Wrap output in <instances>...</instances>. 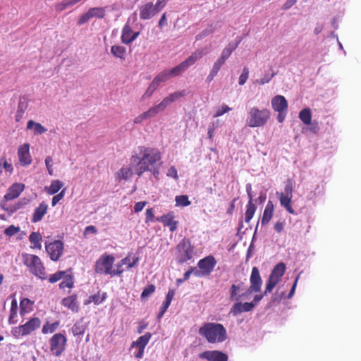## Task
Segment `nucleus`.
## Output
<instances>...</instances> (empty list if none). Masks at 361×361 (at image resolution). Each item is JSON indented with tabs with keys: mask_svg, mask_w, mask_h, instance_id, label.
<instances>
[{
	"mask_svg": "<svg viewBox=\"0 0 361 361\" xmlns=\"http://www.w3.org/2000/svg\"><path fill=\"white\" fill-rule=\"evenodd\" d=\"M249 77V68L247 67H244L242 71V73L240 74L238 80V83L240 85H243L247 78Z\"/></svg>",
	"mask_w": 361,
	"mask_h": 361,
	"instance_id": "5fc2aeb1",
	"label": "nucleus"
},
{
	"mask_svg": "<svg viewBox=\"0 0 361 361\" xmlns=\"http://www.w3.org/2000/svg\"><path fill=\"white\" fill-rule=\"evenodd\" d=\"M59 326V322H56L53 324H49L48 322H47L45 324H44L42 329V332L44 334L54 333L57 329Z\"/></svg>",
	"mask_w": 361,
	"mask_h": 361,
	"instance_id": "c03bdc74",
	"label": "nucleus"
},
{
	"mask_svg": "<svg viewBox=\"0 0 361 361\" xmlns=\"http://www.w3.org/2000/svg\"><path fill=\"white\" fill-rule=\"evenodd\" d=\"M62 305L74 312H78L79 310L76 295H72L63 298L62 300Z\"/></svg>",
	"mask_w": 361,
	"mask_h": 361,
	"instance_id": "cd10ccee",
	"label": "nucleus"
},
{
	"mask_svg": "<svg viewBox=\"0 0 361 361\" xmlns=\"http://www.w3.org/2000/svg\"><path fill=\"white\" fill-rule=\"evenodd\" d=\"M299 118L305 125L310 124L312 120V114L310 109L306 108L300 111L299 114Z\"/></svg>",
	"mask_w": 361,
	"mask_h": 361,
	"instance_id": "58836bf2",
	"label": "nucleus"
},
{
	"mask_svg": "<svg viewBox=\"0 0 361 361\" xmlns=\"http://www.w3.org/2000/svg\"><path fill=\"white\" fill-rule=\"evenodd\" d=\"M111 53L116 58L124 59L126 54V49L121 45H114L111 48Z\"/></svg>",
	"mask_w": 361,
	"mask_h": 361,
	"instance_id": "c9c22d12",
	"label": "nucleus"
},
{
	"mask_svg": "<svg viewBox=\"0 0 361 361\" xmlns=\"http://www.w3.org/2000/svg\"><path fill=\"white\" fill-rule=\"evenodd\" d=\"M285 222L281 221H276L274 225V230L278 233H280L284 228Z\"/></svg>",
	"mask_w": 361,
	"mask_h": 361,
	"instance_id": "774afa93",
	"label": "nucleus"
},
{
	"mask_svg": "<svg viewBox=\"0 0 361 361\" xmlns=\"http://www.w3.org/2000/svg\"><path fill=\"white\" fill-rule=\"evenodd\" d=\"M106 10L104 7H93L82 14L77 21V25L80 26L87 23L93 18L102 19L105 17Z\"/></svg>",
	"mask_w": 361,
	"mask_h": 361,
	"instance_id": "f8f14e48",
	"label": "nucleus"
},
{
	"mask_svg": "<svg viewBox=\"0 0 361 361\" xmlns=\"http://www.w3.org/2000/svg\"><path fill=\"white\" fill-rule=\"evenodd\" d=\"M18 157L20 164L22 166L30 165L32 162V157L30 153V145L25 143L18 150Z\"/></svg>",
	"mask_w": 361,
	"mask_h": 361,
	"instance_id": "f3484780",
	"label": "nucleus"
},
{
	"mask_svg": "<svg viewBox=\"0 0 361 361\" xmlns=\"http://www.w3.org/2000/svg\"><path fill=\"white\" fill-rule=\"evenodd\" d=\"M40 325V319L38 317H32L24 324L13 328L11 333L15 338H19L30 334L39 328Z\"/></svg>",
	"mask_w": 361,
	"mask_h": 361,
	"instance_id": "0eeeda50",
	"label": "nucleus"
},
{
	"mask_svg": "<svg viewBox=\"0 0 361 361\" xmlns=\"http://www.w3.org/2000/svg\"><path fill=\"white\" fill-rule=\"evenodd\" d=\"M86 325L83 323L82 320H80L73 326L72 333L75 336H82L85 334L86 330Z\"/></svg>",
	"mask_w": 361,
	"mask_h": 361,
	"instance_id": "72a5a7b5",
	"label": "nucleus"
},
{
	"mask_svg": "<svg viewBox=\"0 0 361 361\" xmlns=\"http://www.w3.org/2000/svg\"><path fill=\"white\" fill-rule=\"evenodd\" d=\"M197 61L192 57V55H190L189 57H188L184 61H183V63L185 65V68L188 69L191 66L194 65Z\"/></svg>",
	"mask_w": 361,
	"mask_h": 361,
	"instance_id": "338daca9",
	"label": "nucleus"
},
{
	"mask_svg": "<svg viewBox=\"0 0 361 361\" xmlns=\"http://www.w3.org/2000/svg\"><path fill=\"white\" fill-rule=\"evenodd\" d=\"M213 32L214 29L212 27H208L196 36V40H201L203 38L206 37L207 36L209 35L210 34L213 33Z\"/></svg>",
	"mask_w": 361,
	"mask_h": 361,
	"instance_id": "bf43d9fd",
	"label": "nucleus"
},
{
	"mask_svg": "<svg viewBox=\"0 0 361 361\" xmlns=\"http://www.w3.org/2000/svg\"><path fill=\"white\" fill-rule=\"evenodd\" d=\"M23 262L32 274L42 280L47 279L45 267L38 256L32 254H23Z\"/></svg>",
	"mask_w": 361,
	"mask_h": 361,
	"instance_id": "39448f33",
	"label": "nucleus"
},
{
	"mask_svg": "<svg viewBox=\"0 0 361 361\" xmlns=\"http://www.w3.org/2000/svg\"><path fill=\"white\" fill-rule=\"evenodd\" d=\"M135 173L134 169L129 164V166L121 167L116 173V180H128L131 178L133 173Z\"/></svg>",
	"mask_w": 361,
	"mask_h": 361,
	"instance_id": "a878e982",
	"label": "nucleus"
},
{
	"mask_svg": "<svg viewBox=\"0 0 361 361\" xmlns=\"http://www.w3.org/2000/svg\"><path fill=\"white\" fill-rule=\"evenodd\" d=\"M279 196L280 204L290 214H294L295 211L291 205L292 196H287L283 195H278Z\"/></svg>",
	"mask_w": 361,
	"mask_h": 361,
	"instance_id": "2f4dec72",
	"label": "nucleus"
},
{
	"mask_svg": "<svg viewBox=\"0 0 361 361\" xmlns=\"http://www.w3.org/2000/svg\"><path fill=\"white\" fill-rule=\"evenodd\" d=\"M74 284L73 278L71 275H68L66 276L64 280L61 281L59 284V288L61 289H63L65 288H73Z\"/></svg>",
	"mask_w": 361,
	"mask_h": 361,
	"instance_id": "de8ad7c7",
	"label": "nucleus"
},
{
	"mask_svg": "<svg viewBox=\"0 0 361 361\" xmlns=\"http://www.w3.org/2000/svg\"><path fill=\"white\" fill-rule=\"evenodd\" d=\"M156 221L161 222L164 226H169L171 232L177 229L178 221L174 220V215L172 212L157 217Z\"/></svg>",
	"mask_w": 361,
	"mask_h": 361,
	"instance_id": "aec40b11",
	"label": "nucleus"
},
{
	"mask_svg": "<svg viewBox=\"0 0 361 361\" xmlns=\"http://www.w3.org/2000/svg\"><path fill=\"white\" fill-rule=\"evenodd\" d=\"M63 247V243L59 240L45 243L46 251L52 261H57L61 257Z\"/></svg>",
	"mask_w": 361,
	"mask_h": 361,
	"instance_id": "ddd939ff",
	"label": "nucleus"
},
{
	"mask_svg": "<svg viewBox=\"0 0 361 361\" xmlns=\"http://www.w3.org/2000/svg\"><path fill=\"white\" fill-rule=\"evenodd\" d=\"M241 41L242 38L238 37L236 39L235 42L228 43L222 50L220 56L213 63L211 70L218 73L219 71L221 70V67L226 63V60L231 56L232 53L237 49Z\"/></svg>",
	"mask_w": 361,
	"mask_h": 361,
	"instance_id": "423d86ee",
	"label": "nucleus"
},
{
	"mask_svg": "<svg viewBox=\"0 0 361 361\" xmlns=\"http://www.w3.org/2000/svg\"><path fill=\"white\" fill-rule=\"evenodd\" d=\"M286 271V265L283 262L277 264L272 269L269 277L266 283V288L263 294L255 295L251 304L253 305V308L258 304L259 301L267 295V293H271L276 284L280 281L282 276Z\"/></svg>",
	"mask_w": 361,
	"mask_h": 361,
	"instance_id": "7ed1b4c3",
	"label": "nucleus"
},
{
	"mask_svg": "<svg viewBox=\"0 0 361 361\" xmlns=\"http://www.w3.org/2000/svg\"><path fill=\"white\" fill-rule=\"evenodd\" d=\"M31 248L42 249V237L39 232H32L29 236Z\"/></svg>",
	"mask_w": 361,
	"mask_h": 361,
	"instance_id": "7c9ffc66",
	"label": "nucleus"
},
{
	"mask_svg": "<svg viewBox=\"0 0 361 361\" xmlns=\"http://www.w3.org/2000/svg\"><path fill=\"white\" fill-rule=\"evenodd\" d=\"M251 290L255 293H259L261 290L262 280L259 274L257 267H254L252 269L251 275L250 278Z\"/></svg>",
	"mask_w": 361,
	"mask_h": 361,
	"instance_id": "a211bd4d",
	"label": "nucleus"
},
{
	"mask_svg": "<svg viewBox=\"0 0 361 361\" xmlns=\"http://www.w3.org/2000/svg\"><path fill=\"white\" fill-rule=\"evenodd\" d=\"M271 106L278 113L277 121L283 123L288 112V102L282 95H276L271 99Z\"/></svg>",
	"mask_w": 361,
	"mask_h": 361,
	"instance_id": "1a4fd4ad",
	"label": "nucleus"
},
{
	"mask_svg": "<svg viewBox=\"0 0 361 361\" xmlns=\"http://www.w3.org/2000/svg\"><path fill=\"white\" fill-rule=\"evenodd\" d=\"M169 78H171L170 75L168 73V70H164L159 73L157 76L154 78L159 84L167 81Z\"/></svg>",
	"mask_w": 361,
	"mask_h": 361,
	"instance_id": "09e8293b",
	"label": "nucleus"
},
{
	"mask_svg": "<svg viewBox=\"0 0 361 361\" xmlns=\"http://www.w3.org/2000/svg\"><path fill=\"white\" fill-rule=\"evenodd\" d=\"M186 94H187V92L185 90H181V91L174 92L173 93L169 94L167 97L164 98L159 103L163 106V108L164 109H166L168 106H169L170 104H171L173 102L178 100V99L186 96Z\"/></svg>",
	"mask_w": 361,
	"mask_h": 361,
	"instance_id": "4be33fe9",
	"label": "nucleus"
},
{
	"mask_svg": "<svg viewBox=\"0 0 361 361\" xmlns=\"http://www.w3.org/2000/svg\"><path fill=\"white\" fill-rule=\"evenodd\" d=\"M65 274H66V271H59L54 273V274L50 275V276L49 278V281L51 283H56V282L59 281V280H61L62 278H63L65 276Z\"/></svg>",
	"mask_w": 361,
	"mask_h": 361,
	"instance_id": "3c124183",
	"label": "nucleus"
},
{
	"mask_svg": "<svg viewBox=\"0 0 361 361\" xmlns=\"http://www.w3.org/2000/svg\"><path fill=\"white\" fill-rule=\"evenodd\" d=\"M271 112L267 109H259L257 106L251 107L247 115L246 123L249 127H262L270 118Z\"/></svg>",
	"mask_w": 361,
	"mask_h": 361,
	"instance_id": "20e7f679",
	"label": "nucleus"
},
{
	"mask_svg": "<svg viewBox=\"0 0 361 361\" xmlns=\"http://www.w3.org/2000/svg\"><path fill=\"white\" fill-rule=\"evenodd\" d=\"M176 260L178 263L183 264L192 259L194 247L190 240L183 239L177 245Z\"/></svg>",
	"mask_w": 361,
	"mask_h": 361,
	"instance_id": "6e6552de",
	"label": "nucleus"
},
{
	"mask_svg": "<svg viewBox=\"0 0 361 361\" xmlns=\"http://www.w3.org/2000/svg\"><path fill=\"white\" fill-rule=\"evenodd\" d=\"M114 260L115 258L112 255H102L96 262L95 272L100 274L110 275Z\"/></svg>",
	"mask_w": 361,
	"mask_h": 361,
	"instance_id": "9b49d317",
	"label": "nucleus"
},
{
	"mask_svg": "<svg viewBox=\"0 0 361 361\" xmlns=\"http://www.w3.org/2000/svg\"><path fill=\"white\" fill-rule=\"evenodd\" d=\"M274 204L271 201H269L265 207L263 215L261 219L262 225L267 224L271 219L274 214Z\"/></svg>",
	"mask_w": 361,
	"mask_h": 361,
	"instance_id": "c85d7f7f",
	"label": "nucleus"
},
{
	"mask_svg": "<svg viewBox=\"0 0 361 361\" xmlns=\"http://www.w3.org/2000/svg\"><path fill=\"white\" fill-rule=\"evenodd\" d=\"M32 302L28 298H23L20 302V313L22 316L31 310L30 305Z\"/></svg>",
	"mask_w": 361,
	"mask_h": 361,
	"instance_id": "37998d69",
	"label": "nucleus"
},
{
	"mask_svg": "<svg viewBox=\"0 0 361 361\" xmlns=\"http://www.w3.org/2000/svg\"><path fill=\"white\" fill-rule=\"evenodd\" d=\"M1 163V169L4 168L6 172L11 174L13 171V167L11 163H8L6 159H3Z\"/></svg>",
	"mask_w": 361,
	"mask_h": 361,
	"instance_id": "e2e57ef3",
	"label": "nucleus"
},
{
	"mask_svg": "<svg viewBox=\"0 0 361 361\" xmlns=\"http://www.w3.org/2000/svg\"><path fill=\"white\" fill-rule=\"evenodd\" d=\"M20 228L19 226L11 225L4 230V234L7 236H13L20 231Z\"/></svg>",
	"mask_w": 361,
	"mask_h": 361,
	"instance_id": "864d4df0",
	"label": "nucleus"
},
{
	"mask_svg": "<svg viewBox=\"0 0 361 361\" xmlns=\"http://www.w3.org/2000/svg\"><path fill=\"white\" fill-rule=\"evenodd\" d=\"M67 339L64 335L58 333L55 334L49 339V347L51 353L56 357H59L66 348Z\"/></svg>",
	"mask_w": 361,
	"mask_h": 361,
	"instance_id": "9d476101",
	"label": "nucleus"
},
{
	"mask_svg": "<svg viewBox=\"0 0 361 361\" xmlns=\"http://www.w3.org/2000/svg\"><path fill=\"white\" fill-rule=\"evenodd\" d=\"M148 118H149V117L148 116L147 112L146 111L141 114L140 115L137 116L136 118H135L134 123L137 124L141 123L143 121L147 120Z\"/></svg>",
	"mask_w": 361,
	"mask_h": 361,
	"instance_id": "69168bd1",
	"label": "nucleus"
},
{
	"mask_svg": "<svg viewBox=\"0 0 361 361\" xmlns=\"http://www.w3.org/2000/svg\"><path fill=\"white\" fill-rule=\"evenodd\" d=\"M18 309V307L17 301L16 299H13L11 302V309H10V314L8 317V323L10 324H14L18 322V320H17Z\"/></svg>",
	"mask_w": 361,
	"mask_h": 361,
	"instance_id": "473e14b6",
	"label": "nucleus"
},
{
	"mask_svg": "<svg viewBox=\"0 0 361 361\" xmlns=\"http://www.w3.org/2000/svg\"><path fill=\"white\" fill-rule=\"evenodd\" d=\"M165 109L161 105L160 103L154 105L151 108H149L147 112L149 118H154L157 116L159 114L163 112Z\"/></svg>",
	"mask_w": 361,
	"mask_h": 361,
	"instance_id": "79ce46f5",
	"label": "nucleus"
},
{
	"mask_svg": "<svg viewBox=\"0 0 361 361\" xmlns=\"http://www.w3.org/2000/svg\"><path fill=\"white\" fill-rule=\"evenodd\" d=\"M159 11L152 3H147L140 8V18L142 20H149L153 18Z\"/></svg>",
	"mask_w": 361,
	"mask_h": 361,
	"instance_id": "6ab92c4d",
	"label": "nucleus"
},
{
	"mask_svg": "<svg viewBox=\"0 0 361 361\" xmlns=\"http://www.w3.org/2000/svg\"><path fill=\"white\" fill-rule=\"evenodd\" d=\"M257 209L256 205L253 202H248L246 205V211L245 213V221L246 223H249L250 220L252 219L255 212Z\"/></svg>",
	"mask_w": 361,
	"mask_h": 361,
	"instance_id": "e433bc0d",
	"label": "nucleus"
},
{
	"mask_svg": "<svg viewBox=\"0 0 361 361\" xmlns=\"http://www.w3.org/2000/svg\"><path fill=\"white\" fill-rule=\"evenodd\" d=\"M253 309V305L250 302H235L231 311L230 313L233 314V316H237L243 312H247L251 311Z\"/></svg>",
	"mask_w": 361,
	"mask_h": 361,
	"instance_id": "b1692460",
	"label": "nucleus"
},
{
	"mask_svg": "<svg viewBox=\"0 0 361 361\" xmlns=\"http://www.w3.org/2000/svg\"><path fill=\"white\" fill-rule=\"evenodd\" d=\"M167 176L171 177L175 180H178V176L176 169L174 166H171L166 173Z\"/></svg>",
	"mask_w": 361,
	"mask_h": 361,
	"instance_id": "0e129e2a",
	"label": "nucleus"
},
{
	"mask_svg": "<svg viewBox=\"0 0 361 361\" xmlns=\"http://www.w3.org/2000/svg\"><path fill=\"white\" fill-rule=\"evenodd\" d=\"M152 334L149 332L145 333L144 335L140 336L135 341H133L131 344L130 348H141L145 350L146 345L149 343Z\"/></svg>",
	"mask_w": 361,
	"mask_h": 361,
	"instance_id": "bb28decb",
	"label": "nucleus"
},
{
	"mask_svg": "<svg viewBox=\"0 0 361 361\" xmlns=\"http://www.w3.org/2000/svg\"><path fill=\"white\" fill-rule=\"evenodd\" d=\"M208 51L206 49H199L194 51L191 55L197 61L201 59L204 55L207 54Z\"/></svg>",
	"mask_w": 361,
	"mask_h": 361,
	"instance_id": "4d7b16f0",
	"label": "nucleus"
},
{
	"mask_svg": "<svg viewBox=\"0 0 361 361\" xmlns=\"http://www.w3.org/2000/svg\"><path fill=\"white\" fill-rule=\"evenodd\" d=\"M274 75H275L274 73L265 74L262 79L256 80L255 83H258L262 85L267 84L271 80V78L274 76Z\"/></svg>",
	"mask_w": 361,
	"mask_h": 361,
	"instance_id": "052dcab7",
	"label": "nucleus"
},
{
	"mask_svg": "<svg viewBox=\"0 0 361 361\" xmlns=\"http://www.w3.org/2000/svg\"><path fill=\"white\" fill-rule=\"evenodd\" d=\"M200 358L208 361H228V355L219 350H206L199 355Z\"/></svg>",
	"mask_w": 361,
	"mask_h": 361,
	"instance_id": "dca6fc26",
	"label": "nucleus"
},
{
	"mask_svg": "<svg viewBox=\"0 0 361 361\" xmlns=\"http://www.w3.org/2000/svg\"><path fill=\"white\" fill-rule=\"evenodd\" d=\"M277 195H283L293 197V182L290 179H288L286 182L284 192H277Z\"/></svg>",
	"mask_w": 361,
	"mask_h": 361,
	"instance_id": "8fccbe9b",
	"label": "nucleus"
},
{
	"mask_svg": "<svg viewBox=\"0 0 361 361\" xmlns=\"http://www.w3.org/2000/svg\"><path fill=\"white\" fill-rule=\"evenodd\" d=\"M199 334L210 343H221L226 339V330L219 323H205L200 328Z\"/></svg>",
	"mask_w": 361,
	"mask_h": 361,
	"instance_id": "f03ea898",
	"label": "nucleus"
},
{
	"mask_svg": "<svg viewBox=\"0 0 361 361\" xmlns=\"http://www.w3.org/2000/svg\"><path fill=\"white\" fill-rule=\"evenodd\" d=\"M155 290V287L154 285L150 284L144 288L141 293V298H145L149 296L152 293H153Z\"/></svg>",
	"mask_w": 361,
	"mask_h": 361,
	"instance_id": "13d9d810",
	"label": "nucleus"
},
{
	"mask_svg": "<svg viewBox=\"0 0 361 361\" xmlns=\"http://www.w3.org/2000/svg\"><path fill=\"white\" fill-rule=\"evenodd\" d=\"M240 287L235 284H233L231 287V299L238 301L240 300H248L250 298V295L252 293H255L254 290H251V288H249L240 295H238V291H239Z\"/></svg>",
	"mask_w": 361,
	"mask_h": 361,
	"instance_id": "5701e85b",
	"label": "nucleus"
},
{
	"mask_svg": "<svg viewBox=\"0 0 361 361\" xmlns=\"http://www.w3.org/2000/svg\"><path fill=\"white\" fill-rule=\"evenodd\" d=\"M175 202L176 207H188L191 204V202L189 200L188 196L186 195L176 196Z\"/></svg>",
	"mask_w": 361,
	"mask_h": 361,
	"instance_id": "ea45409f",
	"label": "nucleus"
},
{
	"mask_svg": "<svg viewBox=\"0 0 361 361\" xmlns=\"http://www.w3.org/2000/svg\"><path fill=\"white\" fill-rule=\"evenodd\" d=\"M231 110V108H230L226 104H222L219 108H218L214 114V117H219L223 116L224 114L230 111Z\"/></svg>",
	"mask_w": 361,
	"mask_h": 361,
	"instance_id": "603ef678",
	"label": "nucleus"
},
{
	"mask_svg": "<svg viewBox=\"0 0 361 361\" xmlns=\"http://www.w3.org/2000/svg\"><path fill=\"white\" fill-rule=\"evenodd\" d=\"M216 264V260L212 255H209L201 259L197 263L200 269L202 270L207 276L209 275L213 271Z\"/></svg>",
	"mask_w": 361,
	"mask_h": 361,
	"instance_id": "2eb2a0df",
	"label": "nucleus"
},
{
	"mask_svg": "<svg viewBox=\"0 0 361 361\" xmlns=\"http://www.w3.org/2000/svg\"><path fill=\"white\" fill-rule=\"evenodd\" d=\"M47 209L48 205L44 202H41L34 210L31 219L32 222L37 223L40 221L47 214Z\"/></svg>",
	"mask_w": 361,
	"mask_h": 361,
	"instance_id": "393cba45",
	"label": "nucleus"
},
{
	"mask_svg": "<svg viewBox=\"0 0 361 361\" xmlns=\"http://www.w3.org/2000/svg\"><path fill=\"white\" fill-rule=\"evenodd\" d=\"M63 187V183L59 180H54L50 185L47 188V192L49 195H54L58 192Z\"/></svg>",
	"mask_w": 361,
	"mask_h": 361,
	"instance_id": "4c0bfd02",
	"label": "nucleus"
},
{
	"mask_svg": "<svg viewBox=\"0 0 361 361\" xmlns=\"http://www.w3.org/2000/svg\"><path fill=\"white\" fill-rule=\"evenodd\" d=\"M65 195V189L62 190L59 194L54 195L53 197H52V200H51V205L53 207L56 206V204L63 198Z\"/></svg>",
	"mask_w": 361,
	"mask_h": 361,
	"instance_id": "680f3d73",
	"label": "nucleus"
},
{
	"mask_svg": "<svg viewBox=\"0 0 361 361\" xmlns=\"http://www.w3.org/2000/svg\"><path fill=\"white\" fill-rule=\"evenodd\" d=\"M140 35V32H135L127 23L122 29L121 40L123 44H130Z\"/></svg>",
	"mask_w": 361,
	"mask_h": 361,
	"instance_id": "4468645a",
	"label": "nucleus"
},
{
	"mask_svg": "<svg viewBox=\"0 0 361 361\" xmlns=\"http://www.w3.org/2000/svg\"><path fill=\"white\" fill-rule=\"evenodd\" d=\"M161 155L157 148L140 146L137 151L133 152L130 157V166L134 169V172L139 177L148 171L150 167H154L161 162Z\"/></svg>",
	"mask_w": 361,
	"mask_h": 361,
	"instance_id": "f257e3e1",
	"label": "nucleus"
},
{
	"mask_svg": "<svg viewBox=\"0 0 361 361\" xmlns=\"http://www.w3.org/2000/svg\"><path fill=\"white\" fill-rule=\"evenodd\" d=\"M24 189V184L16 183L8 188L7 193L4 195V199L6 200H12L16 199L19 197Z\"/></svg>",
	"mask_w": 361,
	"mask_h": 361,
	"instance_id": "412c9836",
	"label": "nucleus"
},
{
	"mask_svg": "<svg viewBox=\"0 0 361 361\" xmlns=\"http://www.w3.org/2000/svg\"><path fill=\"white\" fill-rule=\"evenodd\" d=\"M27 130H33V134L35 135H42L47 132V128H45L41 123L35 122L32 120H30L27 123L26 126Z\"/></svg>",
	"mask_w": 361,
	"mask_h": 361,
	"instance_id": "c756f323",
	"label": "nucleus"
},
{
	"mask_svg": "<svg viewBox=\"0 0 361 361\" xmlns=\"http://www.w3.org/2000/svg\"><path fill=\"white\" fill-rule=\"evenodd\" d=\"M106 298V293H103L102 295L99 293L90 295L87 300L84 302V305H87L92 302L97 305L101 304Z\"/></svg>",
	"mask_w": 361,
	"mask_h": 361,
	"instance_id": "f704fd0d",
	"label": "nucleus"
},
{
	"mask_svg": "<svg viewBox=\"0 0 361 361\" xmlns=\"http://www.w3.org/2000/svg\"><path fill=\"white\" fill-rule=\"evenodd\" d=\"M187 70L185 65L181 62L178 66H175L172 69L168 71L169 74L170 75L171 78L178 76L181 75L183 72H185Z\"/></svg>",
	"mask_w": 361,
	"mask_h": 361,
	"instance_id": "a19ab883",
	"label": "nucleus"
},
{
	"mask_svg": "<svg viewBox=\"0 0 361 361\" xmlns=\"http://www.w3.org/2000/svg\"><path fill=\"white\" fill-rule=\"evenodd\" d=\"M45 165L47 169L48 173L50 176H54V169H53V159L51 157L48 156L45 159Z\"/></svg>",
	"mask_w": 361,
	"mask_h": 361,
	"instance_id": "6e6d98bb",
	"label": "nucleus"
},
{
	"mask_svg": "<svg viewBox=\"0 0 361 361\" xmlns=\"http://www.w3.org/2000/svg\"><path fill=\"white\" fill-rule=\"evenodd\" d=\"M29 98L27 96L20 97L17 110L25 112L29 106Z\"/></svg>",
	"mask_w": 361,
	"mask_h": 361,
	"instance_id": "49530a36",
	"label": "nucleus"
},
{
	"mask_svg": "<svg viewBox=\"0 0 361 361\" xmlns=\"http://www.w3.org/2000/svg\"><path fill=\"white\" fill-rule=\"evenodd\" d=\"M139 261V257L137 256H134L133 257V261H130V257L128 255L125 258L122 259L121 262V264H126L128 269H131L135 266H137V262Z\"/></svg>",
	"mask_w": 361,
	"mask_h": 361,
	"instance_id": "a18cd8bd",
	"label": "nucleus"
}]
</instances>
